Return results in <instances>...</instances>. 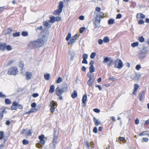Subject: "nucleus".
<instances>
[{
    "label": "nucleus",
    "mask_w": 149,
    "mask_h": 149,
    "mask_svg": "<svg viewBox=\"0 0 149 149\" xmlns=\"http://www.w3.org/2000/svg\"><path fill=\"white\" fill-rule=\"evenodd\" d=\"M102 18L103 17L101 15L97 14L95 17V20L93 24L94 25V27L95 29L98 28L100 26V24L101 20L100 18Z\"/></svg>",
    "instance_id": "obj_3"
},
{
    "label": "nucleus",
    "mask_w": 149,
    "mask_h": 149,
    "mask_svg": "<svg viewBox=\"0 0 149 149\" xmlns=\"http://www.w3.org/2000/svg\"><path fill=\"white\" fill-rule=\"evenodd\" d=\"M21 35L23 36H26L28 35V33L26 31H23Z\"/></svg>",
    "instance_id": "obj_40"
},
{
    "label": "nucleus",
    "mask_w": 149,
    "mask_h": 149,
    "mask_svg": "<svg viewBox=\"0 0 149 149\" xmlns=\"http://www.w3.org/2000/svg\"><path fill=\"white\" fill-rule=\"evenodd\" d=\"M70 55L71 57L70 61H72L73 60V58L75 56V53L74 52L70 51L69 52Z\"/></svg>",
    "instance_id": "obj_16"
},
{
    "label": "nucleus",
    "mask_w": 149,
    "mask_h": 149,
    "mask_svg": "<svg viewBox=\"0 0 149 149\" xmlns=\"http://www.w3.org/2000/svg\"><path fill=\"white\" fill-rule=\"evenodd\" d=\"M50 20L49 21V22L52 23H54L55 22V18L54 17H50Z\"/></svg>",
    "instance_id": "obj_25"
},
{
    "label": "nucleus",
    "mask_w": 149,
    "mask_h": 149,
    "mask_svg": "<svg viewBox=\"0 0 149 149\" xmlns=\"http://www.w3.org/2000/svg\"><path fill=\"white\" fill-rule=\"evenodd\" d=\"M3 136V132L2 131L0 132V140L2 139Z\"/></svg>",
    "instance_id": "obj_50"
},
{
    "label": "nucleus",
    "mask_w": 149,
    "mask_h": 149,
    "mask_svg": "<svg viewBox=\"0 0 149 149\" xmlns=\"http://www.w3.org/2000/svg\"><path fill=\"white\" fill-rule=\"evenodd\" d=\"M56 103L54 101L50 102V111L52 113H53L55 111V106Z\"/></svg>",
    "instance_id": "obj_7"
},
{
    "label": "nucleus",
    "mask_w": 149,
    "mask_h": 149,
    "mask_svg": "<svg viewBox=\"0 0 149 149\" xmlns=\"http://www.w3.org/2000/svg\"><path fill=\"white\" fill-rule=\"evenodd\" d=\"M4 9H7L6 8H5V6L0 7V12H2Z\"/></svg>",
    "instance_id": "obj_57"
},
{
    "label": "nucleus",
    "mask_w": 149,
    "mask_h": 149,
    "mask_svg": "<svg viewBox=\"0 0 149 149\" xmlns=\"http://www.w3.org/2000/svg\"><path fill=\"white\" fill-rule=\"evenodd\" d=\"M20 33L19 32H16L13 33V35L14 37H18L20 36Z\"/></svg>",
    "instance_id": "obj_42"
},
{
    "label": "nucleus",
    "mask_w": 149,
    "mask_h": 149,
    "mask_svg": "<svg viewBox=\"0 0 149 149\" xmlns=\"http://www.w3.org/2000/svg\"><path fill=\"white\" fill-rule=\"evenodd\" d=\"M89 69L90 73L94 72L95 70V69L93 66H90L89 67Z\"/></svg>",
    "instance_id": "obj_27"
},
{
    "label": "nucleus",
    "mask_w": 149,
    "mask_h": 149,
    "mask_svg": "<svg viewBox=\"0 0 149 149\" xmlns=\"http://www.w3.org/2000/svg\"><path fill=\"white\" fill-rule=\"evenodd\" d=\"M63 7V1H61L58 6V9L54 11L53 14L55 15H59L62 12Z\"/></svg>",
    "instance_id": "obj_5"
},
{
    "label": "nucleus",
    "mask_w": 149,
    "mask_h": 149,
    "mask_svg": "<svg viewBox=\"0 0 149 149\" xmlns=\"http://www.w3.org/2000/svg\"><path fill=\"white\" fill-rule=\"evenodd\" d=\"M17 102L15 101L12 103V105L11 107V109L12 110H16L17 108Z\"/></svg>",
    "instance_id": "obj_14"
},
{
    "label": "nucleus",
    "mask_w": 149,
    "mask_h": 149,
    "mask_svg": "<svg viewBox=\"0 0 149 149\" xmlns=\"http://www.w3.org/2000/svg\"><path fill=\"white\" fill-rule=\"evenodd\" d=\"M113 61V60H111L110 61L109 63L107 64L108 67H110L112 65Z\"/></svg>",
    "instance_id": "obj_55"
},
{
    "label": "nucleus",
    "mask_w": 149,
    "mask_h": 149,
    "mask_svg": "<svg viewBox=\"0 0 149 149\" xmlns=\"http://www.w3.org/2000/svg\"><path fill=\"white\" fill-rule=\"evenodd\" d=\"M87 100V96L86 94H85L83 96L82 99V102L85 104V103H86V101Z\"/></svg>",
    "instance_id": "obj_17"
},
{
    "label": "nucleus",
    "mask_w": 149,
    "mask_h": 149,
    "mask_svg": "<svg viewBox=\"0 0 149 149\" xmlns=\"http://www.w3.org/2000/svg\"><path fill=\"white\" fill-rule=\"evenodd\" d=\"M110 61V59L109 57H106L104 58L103 62L104 63H106Z\"/></svg>",
    "instance_id": "obj_32"
},
{
    "label": "nucleus",
    "mask_w": 149,
    "mask_h": 149,
    "mask_svg": "<svg viewBox=\"0 0 149 149\" xmlns=\"http://www.w3.org/2000/svg\"><path fill=\"white\" fill-rule=\"evenodd\" d=\"M48 39V37L46 35H43L42 38H39L35 40L31 41L28 44L30 48L33 49L42 46L45 42H46Z\"/></svg>",
    "instance_id": "obj_1"
},
{
    "label": "nucleus",
    "mask_w": 149,
    "mask_h": 149,
    "mask_svg": "<svg viewBox=\"0 0 149 149\" xmlns=\"http://www.w3.org/2000/svg\"><path fill=\"white\" fill-rule=\"evenodd\" d=\"M7 32L6 33V34H9L11 32L13 31L12 29L10 28H8L7 29Z\"/></svg>",
    "instance_id": "obj_33"
},
{
    "label": "nucleus",
    "mask_w": 149,
    "mask_h": 149,
    "mask_svg": "<svg viewBox=\"0 0 149 149\" xmlns=\"http://www.w3.org/2000/svg\"><path fill=\"white\" fill-rule=\"evenodd\" d=\"M103 42L105 43L108 42L109 41V38L107 37H105L103 39Z\"/></svg>",
    "instance_id": "obj_30"
},
{
    "label": "nucleus",
    "mask_w": 149,
    "mask_h": 149,
    "mask_svg": "<svg viewBox=\"0 0 149 149\" xmlns=\"http://www.w3.org/2000/svg\"><path fill=\"white\" fill-rule=\"evenodd\" d=\"M68 84L65 83H63L61 86V88H60L59 86L57 87L56 91V94L58 96L61 95L62 94L66 92L68 90Z\"/></svg>",
    "instance_id": "obj_2"
},
{
    "label": "nucleus",
    "mask_w": 149,
    "mask_h": 149,
    "mask_svg": "<svg viewBox=\"0 0 149 149\" xmlns=\"http://www.w3.org/2000/svg\"><path fill=\"white\" fill-rule=\"evenodd\" d=\"M40 143L41 144H42V145H43L45 144V140L44 139L41 140L40 141Z\"/></svg>",
    "instance_id": "obj_64"
},
{
    "label": "nucleus",
    "mask_w": 149,
    "mask_h": 149,
    "mask_svg": "<svg viewBox=\"0 0 149 149\" xmlns=\"http://www.w3.org/2000/svg\"><path fill=\"white\" fill-rule=\"evenodd\" d=\"M44 77L46 80H49L50 78V75L49 74H45L44 75Z\"/></svg>",
    "instance_id": "obj_23"
},
{
    "label": "nucleus",
    "mask_w": 149,
    "mask_h": 149,
    "mask_svg": "<svg viewBox=\"0 0 149 149\" xmlns=\"http://www.w3.org/2000/svg\"><path fill=\"white\" fill-rule=\"evenodd\" d=\"M55 89V87L54 85H52L50 88L49 92L50 93H53L54 92Z\"/></svg>",
    "instance_id": "obj_21"
},
{
    "label": "nucleus",
    "mask_w": 149,
    "mask_h": 149,
    "mask_svg": "<svg viewBox=\"0 0 149 149\" xmlns=\"http://www.w3.org/2000/svg\"><path fill=\"white\" fill-rule=\"evenodd\" d=\"M133 77H131V78L134 80H136L139 78L141 76V75L139 73H136L135 75H133Z\"/></svg>",
    "instance_id": "obj_13"
},
{
    "label": "nucleus",
    "mask_w": 149,
    "mask_h": 149,
    "mask_svg": "<svg viewBox=\"0 0 149 149\" xmlns=\"http://www.w3.org/2000/svg\"><path fill=\"white\" fill-rule=\"evenodd\" d=\"M22 143L24 145H26L29 143V141L26 139H24L22 141Z\"/></svg>",
    "instance_id": "obj_46"
},
{
    "label": "nucleus",
    "mask_w": 149,
    "mask_h": 149,
    "mask_svg": "<svg viewBox=\"0 0 149 149\" xmlns=\"http://www.w3.org/2000/svg\"><path fill=\"white\" fill-rule=\"evenodd\" d=\"M96 55V53L95 52H92L90 55V58H94Z\"/></svg>",
    "instance_id": "obj_31"
},
{
    "label": "nucleus",
    "mask_w": 149,
    "mask_h": 149,
    "mask_svg": "<svg viewBox=\"0 0 149 149\" xmlns=\"http://www.w3.org/2000/svg\"><path fill=\"white\" fill-rule=\"evenodd\" d=\"M93 121L96 126H97L101 124L100 122L95 117H93Z\"/></svg>",
    "instance_id": "obj_15"
},
{
    "label": "nucleus",
    "mask_w": 149,
    "mask_h": 149,
    "mask_svg": "<svg viewBox=\"0 0 149 149\" xmlns=\"http://www.w3.org/2000/svg\"><path fill=\"white\" fill-rule=\"evenodd\" d=\"M42 29L43 28L42 26H40L38 27V28L36 29V30L37 31H38L42 30Z\"/></svg>",
    "instance_id": "obj_48"
},
{
    "label": "nucleus",
    "mask_w": 149,
    "mask_h": 149,
    "mask_svg": "<svg viewBox=\"0 0 149 149\" xmlns=\"http://www.w3.org/2000/svg\"><path fill=\"white\" fill-rule=\"evenodd\" d=\"M93 111L97 113H99L100 112V109H98L95 108L93 109Z\"/></svg>",
    "instance_id": "obj_58"
},
{
    "label": "nucleus",
    "mask_w": 149,
    "mask_h": 149,
    "mask_svg": "<svg viewBox=\"0 0 149 149\" xmlns=\"http://www.w3.org/2000/svg\"><path fill=\"white\" fill-rule=\"evenodd\" d=\"M94 80L95 79H88L87 82V84L89 86V87H92L93 86V84Z\"/></svg>",
    "instance_id": "obj_12"
},
{
    "label": "nucleus",
    "mask_w": 149,
    "mask_h": 149,
    "mask_svg": "<svg viewBox=\"0 0 149 149\" xmlns=\"http://www.w3.org/2000/svg\"><path fill=\"white\" fill-rule=\"evenodd\" d=\"M14 62V61L12 60L9 61L7 63V65L9 66L12 64Z\"/></svg>",
    "instance_id": "obj_43"
},
{
    "label": "nucleus",
    "mask_w": 149,
    "mask_h": 149,
    "mask_svg": "<svg viewBox=\"0 0 149 149\" xmlns=\"http://www.w3.org/2000/svg\"><path fill=\"white\" fill-rule=\"evenodd\" d=\"M86 28L85 27H81L80 29V32L81 33H82L85 30Z\"/></svg>",
    "instance_id": "obj_47"
},
{
    "label": "nucleus",
    "mask_w": 149,
    "mask_h": 149,
    "mask_svg": "<svg viewBox=\"0 0 149 149\" xmlns=\"http://www.w3.org/2000/svg\"><path fill=\"white\" fill-rule=\"evenodd\" d=\"M5 102L6 104H9L11 103V102L10 100L8 99H6L5 100Z\"/></svg>",
    "instance_id": "obj_28"
},
{
    "label": "nucleus",
    "mask_w": 149,
    "mask_h": 149,
    "mask_svg": "<svg viewBox=\"0 0 149 149\" xmlns=\"http://www.w3.org/2000/svg\"><path fill=\"white\" fill-rule=\"evenodd\" d=\"M78 37L77 34H76L74 36H72L70 39V40L68 42V44L69 45H70L72 44L73 42L77 39Z\"/></svg>",
    "instance_id": "obj_8"
},
{
    "label": "nucleus",
    "mask_w": 149,
    "mask_h": 149,
    "mask_svg": "<svg viewBox=\"0 0 149 149\" xmlns=\"http://www.w3.org/2000/svg\"><path fill=\"white\" fill-rule=\"evenodd\" d=\"M141 67L140 65H137L136 67V69L137 70H139L141 68Z\"/></svg>",
    "instance_id": "obj_61"
},
{
    "label": "nucleus",
    "mask_w": 149,
    "mask_h": 149,
    "mask_svg": "<svg viewBox=\"0 0 149 149\" xmlns=\"http://www.w3.org/2000/svg\"><path fill=\"white\" fill-rule=\"evenodd\" d=\"M19 67L21 68V70H22L24 67V65L23 61H20L18 64Z\"/></svg>",
    "instance_id": "obj_22"
},
{
    "label": "nucleus",
    "mask_w": 149,
    "mask_h": 149,
    "mask_svg": "<svg viewBox=\"0 0 149 149\" xmlns=\"http://www.w3.org/2000/svg\"><path fill=\"white\" fill-rule=\"evenodd\" d=\"M56 131L54 129V136L53 139H58V136L56 135Z\"/></svg>",
    "instance_id": "obj_26"
},
{
    "label": "nucleus",
    "mask_w": 149,
    "mask_h": 149,
    "mask_svg": "<svg viewBox=\"0 0 149 149\" xmlns=\"http://www.w3.org/2000/svg\"><path fill=\"white\" fill-rule=\"evenodd\" d=\"M113 64L114 65V68H117L118 69L122 68L123 66L122 61L120 59H118L115 60Z\"/></svg>",
    "instance_id": "obj_4"
},
{
    "label": "nucleus",
    "mask_w": 149,
    "mask_h": 149,
    "mask_svg": "<svg viewBox=\"0 0 149 149\" xmlns=\"http://www.w3.org/2000/svg\"><path fill=\"white\" fill-rule=\"evenodd\" d=\"M145 92L144 91H142L141 93L139 94V99L140 101H142L143 99L145 96Z\"/></svg>",
    "instance_id": "obj_9"
},
{
    "label": "nucleus",
    "mask_w": 149,
    "mask_h": 149,
    "mask_svg": "<svg viewBox=\"0 0 149 149\" xmlns=\"http://www.w3.org/2000/svg\"><path fill=\"white\" fill-rule=\"evenodd\" d=\"M94 63V62L93 61L91 60L90 61V63L89 64L90 66H93V65Z\"/></svg>",
    "instance_id": "obj_63"
},
{
    "label": "nucleus",
    "mask_w": 149,
    "mask_h": 149,
    "mask_svg": "<svg viewBox=\"0 0 149 149\" xmlns=\"http://www.w3.org/2000/svg\"><path fill=\"white\" fill-rule=\"evenodd\" d=\"M122 17V15L120 14L119 13V14H118L117 15L116 18L120 19Z\"/></svg>",
    "instance_id": "obj_53"
},
{
    "label": "nucleus",
    "mask_w": 149,
    "mask_h": 149,
    "mask_svg": "<svg viewBox=\"0 0 149 149\" xmlns=\"http://www.w3.org/2000/svg\"><path fill=\"white\" fill-rule=\"evenodd\" d=\"M138 40L140 42H142L144 41V38L143 36H141L139 38Z\"/></svg>",
    "instance_id": "obj_36"
},
{
    "label": "nucleus",
    "mask_w": 149,
    "mask_h": 149,
    "mask_svg": "<svg viewBox=\"0 0 149 149\" xmlns=\"http://www.w3.org/2000/svg\"><path fill=\"white\" fill-rule=\"evenodd\" d=\"M82 63L85 64H87L88 63V62L87 60H86V59H83V61H82Z\"/></svg>",
    "instance_id": "obj_60"
},
{
    "label": "nucleus",
    "mask_w": 149,
    "mask_h": 149,
    "mask_svg": "<svg viewBox=\"0 0 149 149\" xmlns=\"http://www.w3.org/2000/svg\"><path fill=\"white\" fill-rule=\"evenodd\" d=\"M43 24L46 27H47L48 28H50L51 27L49 25V24L48 22L47 21H44L43 22Z\"/></svg>",
    "instance_id": "obj_24"
},
{
    "label": "nucleus",
    "mask_w": 149,
    "mask_h": 149,
    "mask_svg": "<svg viewBox=\"0 0 149 149\" xmlns=\"http://www.w3.org/2000/svg\"><path fill=\"white\" fill-rule=\"evenodd\" d=\"M6 97V96L3 94L2 92H0V97L4 98Z\"/></svg>",
    "instance_id": "obj_59"
},
{
    "label": "nucleus",
    "mask_w": 149,
    "mask_h": 149,
    "mask_svg": "<svg viewBox=\"0 0 149 149\" xmlns=\"http://www.w3.org/2000/svg\"><path fill=\"white\" fill-rule=\"evenodd\" d=\"M147 52L146 50H143L140 51L139 54L143 55L145 54L146 55Z\"/></svg>",
    "instance_id": "obj_39"
},
{
    "label": "nucleus",
    "mask_w": 149,
    "mask_h": 149,
    "mask_svg": "<svg viewBox=\"0 0 149 149\" xmlns=\"http://www.w3.org/2000/svg\"><path fill=\"white\" fill-rule=\"evenodd\" d=\"M146 55L145 54H139V58L140 59H142L145 57Z\"/></svg>",
    "instance_id": "obj_34"
},
{
    "label": "nucleus",
    "mask_w": 149,
    "mask_h": 149,
    "mask_svg": "<svg viewBox=\"0 0 149 149\" xmlns=\"http://www.w3.org/2000/svg\"><path fill=\"white\" fill-rule=\"evenodd\" d=\"M6 49L8 51L12 49L11 46L9 45L6 46Z\"/></svg>",
    "instance_id": "obj_45"
},
{
    "label": "nucleus",
    "mask_w": 149,
    "mask_h": 149,
    "mask_svg": "<svg viewBox=\"0 0 149 149\" xmlns=\"http://www.w3.org/2000/svg\"><path fill=\"white\" fill-rule=\"evenodd\" d=\"M103 40L101 39H100L98 40V43L100 45L102 44L103 43Z\"/></svg>",
    "instance_id": "obj_62"
},
{
    "label": "nucleus",
    "mask_w": 149,
    "mask_h": 149,
    "mask_svg": "<svg viewBox=\"0 0 149 149\" xmlns=\"http://www.w3.org/2000/svg\"><path fill=\"white\" fill-rule=\"evenodd\" d=\"M93 132L95 133H97V128L96 127H95L93 130Z\"/></svg>",
    "instance_id": "obj_56"
},
{
    "label": "nucleus",
    "mask_w": 149,
    "mask_h": 149,
    "mask_svg": "<svg viewBox=\"0 0 149 149\" xmlns=\"http://www.w3.org/2000/svg\"><path fill=\"white\" fill-rule=\"evenodd\" d=\"M32 73L31 72H27L26 73V79L27 80H29L31 79V76Z\"/></svg>",
    "instance_id": "obj_10"
},
{
    "label": "nucleus",
    "mask_w": 149,
    "mask_h": 149,
    "mask_svg": "<svg viewBox=\"0 0 149 149\" xmlns=\"http://www.w3.org/2000/svg\"><path fill=\"white\" fill-rule=\"evenodd\" d=\"M71 38V33H69L66 38V40L67 41L69 40H70V38Z\"/></svg>",
    "instance_id": "obj_35"
},
{
    "label": "nucleus",
    "mask_w": 149,
    "mask_h": 149,
    "mask_svg": "<svg viewBox=\"0 0 149 149\" xmlns=\"http://www.w3.org/2000/svg\"><path fill=\"white\" fill-rule=\"evenodd\" d=\"M88 58V55L87 54H84L83 56V58L84 59H86Z\"/></svg>",
    "instance_id": "obj_51"
},
{
    "label": "nucleus",
    "mask_w": 149,
    "mask_h": 149,
    "mask_svg": "<svg viewBox=\"0 0 149 149\" xmlns=\"http://www.w3.org/2000/svg\"><path fill=\"white\" fill-rule=\"evenodd\" d=\"M139 45L138 42H135L131 44V46L133 47H135L138 46Z\"/></svg>",
    "instance_id": "obj_37"
},
{
    "label": "nucleus",
    "mask_w": 149,
    "mask_h": 149,
    "mask_svg": "<svg viewBox=\"0 0 149 149\" xmlns=\"http://www.w3.org/2000/svg\"><path fill=\"white\" fill-rule=\"evenodd\" d=\"M139 87V86L137 84H134V89L135 90H137Z\"/></svg>",
    "instance_id": "obj_54"
},
{
    "label": "nucleus",
    "mask_w": 149,
    "mask_h": 149,
    "mask_svg": "<svg viewBox=\"0 0 149 149\" xmlns=\"http://www.w3.org/2000/svg\"><path fill=\"white\" fill-rule=\"evenodd\" d=\"M115 22L114 19H109L108 22V24L109 25H112Z\"/></svg>",
    "instance_id": "obj_20"
},
{
    "label": "nucleus",
    "mask_w": 149,
    "mask_h": 149,
    "mask_svg": "<svg viewBox=\"0 0 149 149\" xmlns=\"http://www.w3.org/2000/svg\"><path fill=\"white\" fill-rule=\"evenodd\" d=\"M87 75L89 78V79H95L93 74L88 73L87 74Z\"/></svg>",
    "instance_id": "obj_19"
},
{
    "label": "nucleus",
    "mask_w": 149,
    "mask_h": 149,
    "mask_svg": "<svg viewBox=\"0 0 149 149\" xmlns=\"http://www.w3.org/2000/svg\"><path fill=\"white\" fill-rule=\"evenodd\" d=\"M63 80L61 77H59L57 79L56 81V83L59 84Z\"/></svg>",
    "instance_id": "obj_29"
},
{
    "label": "nucleus",
    "mask_w": 149,
    "mask_h": 149,
    "mask_svg": "<svg viewBox=\"0 0 149 149\" xmlns=\"http://www.w3.org/2000/svg\"><path fill=\"white\" fill-rule=\"evenodd\" d=\"M57 139H53V145L54 146H55L57 143H58V142L57 141Z\"/></svg>",
    "instance_id": "obj_44"
},
{
    "label": "nucleus",
    "mask_w": 149,
    "mask_h": 149,
    "mask_svg": "<svg viewBox=\"0 0 149 149\" xmlns=\"http://www.w3.org/2000/svg\"><path fill=\"white\" fill-rule=\"evenodd\" d=\"M55 22H58L61 20V17L60 16L55 17Z\"/></svg>",
    "instance_id": "obj_41"
},
{
    "label": "nucleus",
    "mask_w": 149,
    "mask_h": 149,
    "mask_svg": "<svg viewBox=\"0 0 149 149\" xmlns=\"http://www.w3.org/2000/svg\"><path fill=\"white\" fill-rule=\"evenodd\" d=\"M17 109H22L23 107L22 105L20 104H19L18 102H17Z\"/></svg>",
    "instance_id": "obj_38"
},
{
    "label": "nucleus",
    "mask_w": 149,
    "mask_h": 149,
    "mask_svg": "<svg viewBox=\"0 0 149 149\" xmlns=\"http://www.w3.org/2000/svg\"><path fill=\"white\" fill-rule=\"evenodd\" d=\"M77 96V92L76 91H74L71 95L72 97L73 98H74L76 97Z\"/></svg>",
    "instance_id": "obj_18"
},
{
    "label": "nucleus",
    "mask_w": 149,
    "mask_h": 149,
    "mask_svg": "<svg viewBox=\"0 0 149 149\" xmlns=\"http://www.w3.org/2000/svg\"><path fill=\"white\" fill-rule=\"evenodd\" d=\"M32 132L31 130H29L28 132L26 133V135L27 136H30L31 135Z\"/></svg>",
    "instance_id": "obj_49"
},
{
    "label": "nucleus",
    "mask_w": 149,
    "mask_h": 149,
    "mask_svg": "<svg viewBox=\"0 0 149 149\" xmlns=\"http://www.w3.org/2000/svg\"><path fill=\"white\" fill-rule=\"evenodd\" d=\"M44 135L43 134H42L39 136L38 137V138L40 140H43L44 139Z\"/></svg>",
    "instance_id": "obj_52"
},
{
    "label": "nucleus",
    "mask_w": 149,
    "mask_h": 149,
    "mask_svg": "<svg viewBox=\"0 0 149 149\" xmlns=\"http://www.w3.org/2000/svg\"><path fill=\"white\" fill-rule=\"evenodd\" d=\"M6 44L5 43H0V50L2 51H4L6 49Z\"/></svg>",
    "instance_id": "obj_11"
},
{
    "label": "nucleus",
    "mask_w": 149,
    "mask_h": 149,
    "mask_svg": "<svg viewBox=\"0 0 149 149\" xmlns=\"http://www.w3.org/2000/svg\"><path fill=\"white\" fill-rule=\"evenodd\" d=\"M18 72V71L17 68L12 67L8 69L7 73L9 75H15L17 74Z\"/></svg>",
    "instance_id": "obj_6"
}]
</instances>
